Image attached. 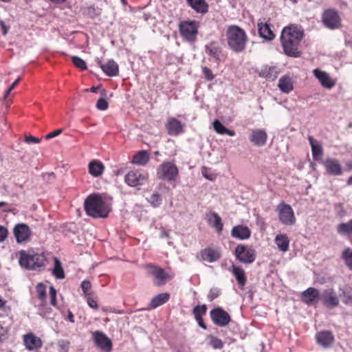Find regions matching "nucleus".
Returning a JSON list of instances; mask_svg holds the SVG:
<instances>
[{
	"label": "nucleus",
	"mask_w": 352,
	"mask_h": 352,
	"mask_svg": "<svg viewBox=\"0 0 352 352\" xmlns=\"http://www.w3.org/2000/svg\"><path fill=\"white\" fill-rule=\"evenodd\" d=\"M179 174V170L175 164L170 162L162 163L157 168V177L160 179L168 182L175 181Z\"/></svg>",
	"instance_id": "6"
},
{
	"label": "nucleus",
	"mask_w": 352,
	"mask_h": 352,
	"mask_svg": "<svg viewBox=\"0 0 352 352\" xmlns=\"http://www.w3.org/2000/svg\"><path fill=\"white\" fill-rule=\"evenodd\" d=\"M104 170V166L99 160H92L89 164V173L95 177L100 176Z\"/></svg>",
	"instance_id": "36"
},
{
	"label": "nucleus",
	"mask_w": 352,
	"mask_h": 352,
	"mask_svg": "<svg viewBox=\"0 0 352 352\" xmlns=\"http://www.w3.org/2000/svg\"><path fill=\"white\" fill-rule=\"evenodd\" d=\"M327 173L333 176H339L342 174V168L338 161L333 158H327L322 162Z\"/></svg>",
	"instance_id": "21"
},
{
	"label": "nucleus",
	"mask_w": 352,
	"mask_h": 352,
	"mask_svg": "<svg viewBox=\"0 0 352 352\" xmlns=\"http://www.w3.org/2000/svg\"><path fill=\"white\" fill-rule=\"evenodd\" d=\"M280 222L285 226H292L296 219L292 206L283 201L279 203L276 208Z\"/></svg>",
	"instance_id": "5"
},
{
	"label": "nucleus",
	"mask_w": 352,
	"mask_h": 352,
	"mask_svg": "<svg viewBox=\"0 0 352 352\" xmlns=\"http://www.w3.org/2000/svg\"><path fill=\"white\" fill-rule=\"evenodd\" d=\"M320 298L319 291L315 288L310 287L302 292L300 299L306 305H311L316 303L318 300Z\"/></svg>",
	"instance_id": "22"
},
{
	"label": "nucleus",
	"mask_w": 352,
	"mask_h": 352,
	"mask_svg": "<svg viewBox=\"0 0 352 352\" xmlns=\"http://www.w3.org/2000/svg\"><path fill=\"white\" fill-rule=\"evenodd\" d=\"M63 132V129H56L48 134H47L45 137V140H50L51 138H55L56 136H58V135H60L61 133Z\"/></svg>",
	"instance_id": "57"
},
{
	"label": "nucleus",
	"mask_w": 352,
	"mask_h": 352,
	"mask_svg": "<svg viewBox=\"0 0 352 352\" xmlns=\"http://www.w3.org/2000/svg\"><path fill=\"white\" fill-rule=\"evenodd\" d=\"M201 174L203 177L210 181H214L216 178L215 175L210 172V169L206 166L201 168Z\"/></svg>",
	"instance_id": "49"
},
{
	"label": "nucleus",
	"mask_w": 352,
	"mask_h": 352,
	"mask_svg": "<svg viewBox=\"0 0 352 352\" xmlns=\"http://www.w3.org/2000/svg\"><path fill=\"white\" fill-rule=\"evenodd\" d=\"M196 321L198 322L199 325L203 328L204 329H207V326L206 325V324L204 322V320H203V318L202 317H195Z\"/></svg>",
	"instance_id": "61"
},
{
	"label": "nucleus",
	"mask_w": 352,
	"mask_h": 352,
	"mask_svg": "<svg viewBox=\"0 0 352 352\" xmlns=\"http://www.w3.org/2000/svg\"><path fill=\"white\" fill-rule=\"evenodd\" d=\"M322 21L324 26L331 30L338 28L341 25V19L335 9H327L324 11Z\"/></svg>",
	"instance_id": "10"
},
{
	"label": "nucleus",
	"mask_w": 352,
	"mask_h": 352,
	"mask_svg": "<svg viewBox=\"0 0 352 352\" xmlns=\"http://www.w3.org/2000/svg\"><path fill=\"white\" fill-rule=\"evenodd\" d=\"M207 306L206 305H197L193 308L192 313L195 317H202L206 314Z\"/></svg>",
	"instance_id": "47"
},
{
	"label": "nucleus",
	"mask_w": 352,
	"mask_h": 352,
	"mask_svg": "<svg viewBox=\"0 0 352 352\" xmlns=\"http://www.w3.org/2000/svg\"><path fill=\"white\" fill-rule=\"evenodd\" d=\"M224 134H227L229 136H234L235 135V132L233 130H230L226 128Z\"/></svg>",
	"instance_id": "64"
},
{
	"label": "nucleus",
	"mask_w": 352,
	"mask_h": 352,
	"mask_svg": "<svg viewBox=\"0 0 352 352\" xmlns=\"http://www.w3.org/2000/svg\"><path fill=\"white\" fill-rule=\"evenodd\" d=\"M199 22L184 21L179 25L181 35L188 41L194 42L198 34Z\"/></svg>",
	"instance_id": "7"
},
{
	"label": "nucleus",
	"mask_w": 352,
	"mask_h": 352,
	"mask_svg": "<svg viewBox=\"0 0 352 352\" xmlns=\"http://www.w3.org/2000/svg\"><path fill=\"white\" fill-rule=\"evenodd\" d=\"M313 73L316 78L318 79L322 86L331 89L335 85V82L331 79L327 73L322 72L318 69H315Z\"/></svg>",
	"instance_id": "27"
},
{
	"label": "nucleus",
	"mask_w": 352,
	"mask_h": 352,
	"mask_svg": "<svg viewBox=\"0 0 352 352\" xmlns=\"http://www.w3.org/2000/svg\"><path fill=\"white\" fill-rule=\"evenodd\" d=\"M85 209L94 218L106 217L111 210L109 204L99 194H91L85 199Z\"/></svg>",
	"instance_id": "2"
},
{
	"label": "nucleus",
	"mask_w": 352,
	"mask_h": 352,
	"mask_svg": "<svg viewBox=\"0 0 352 352\" xmlns=\"http://www.w3.org/2000/svg\"><path fill=\"white\" fill-rule=\"evenodd\" d=\"M186 1L198 13L205 14L208 11V4L205 0H186Z\"/></svg>",
	"instance_id": "35"
},
{
	"label": "nucleus",
	"mask_w": 352,
	"mask_h": 352,
	"mask_svg": "<svg viewBox=\"0 0 352 352\" xmlns=\"http://www.w3.org/2000/svg\"><path fill=\"white\" fill-rule=\"evenodd\" d=\"M213 323L219 327H225L231 321L229 314L221 307H216L210 312Z\"/></svg>",
	"instance_id": "13"
},
{
	"label": "nucleus",
	"mask_w": 352,
	"mask_h": 352,
	"mask_svg": "<svg viewBox=\"0 0 352 352\" xmlns=\"http://www.w3.org/2000/svg\"><path fill=\"white\" fill-rule=\"evenodd\" d=\"M93 339L96 345L104 352H110L112 350L111 340L102 332L95 331L93 333Z\"/></svg>",
	"instance_id": "16"
},
{
	"label": "nucleus",
	"mask_w": 352,
	"mask_h": 352,
	"mask_svg": "<svg viewBox=\"0 0 352 352\" xmlns=\"http://www.w3.org/2000/svg\"><path fill=\"white\" fill-rule=\"evenodd\" d=\"M69 345V342L68 341L62 340L60 342V346L64 352H67Z\"/></svg>",
	"instance_id": "60"
},
{
	"label": "nucleus",
	"mask_w": 352,
	"mask_h": 352,
	"mask_svg": "<svg viewBox=\"0 0 352 352\" xmlns=\"http://www.w3.org/2000/svg\"><path fill=\"white\" fill-rule=\"evenodd\" d=\"M342 258L344 260L346 266L352 270V249L346 248L342 253Z\"/></svg>",
	"instance_id": "42"
},
{
	"label": "nucleus",
	"mask_w": 352,
	"mask_h": 352,
	"mask_svg": "<svg viewBox=\"0 0 352 352\" xmlns=\"http://www.w3.org/2000/svg\"><path fill=\"white\" fill-rule=\"evenodd\" d=\"M50 304L53 307L57 306V300H56V290L54 286L50 287Z\"/></svg>",
	"instance_id": "51"
},
{
	"label": "nucleus",
	"mask_w": 352,
	"mask_h": 352,
	"mask_svg": "<svg viewBox=\"0 0 352 352\" xmlns=\"http://www.w3.org/2000/svg\"><path fill=\"white\" fill-rule=\"evenodd\" d=\"M236 258L241 263L245 264L252 263L256 259V251L248 246L239 244L234 250Z\"/></svg>",
	"instance_id": "9"
},
{
	"label": "nucleus",
	"mask_w": 352,
	"mask_h": 352,
	"mask_svg": "<svg viewBox=\"0 0 352 352\" xmlns=\"http://www.w3.org/2000/svg\"><path fill=\"white\" fill-rule=\"evenodd\" d=\"M96 62L103 72L108 76L112 77L118 76L119 66L113 60H109L105 63H103L100 58H97Z\"/></svg>",
	"instance_id": "18"
},
{
	"label": "nucleus",
	"mask_w": 352,
	"mask_h": 352,
	"mask_svg": "<svg viewBox=\"0 0 352 352\" xmlns=\"http://www.w3.org/2000/svg\"><path fill=\"white\" fill-rule=\"evenodd\" d=\"M228 45L233 52L239 53L246 47L248 36L244 30L237 25H230L226 31Z\"/></svg>",
	"instance_id": "3"
},
{
	"label": "nucleus",
	"mask_w": 352,
	"mask_h": 352,
	"mask_svg": "<svg viewBox=\"0 0 352 352\" xmlns=\"http://www.w3.org/2000/svg\"><path fill=\"white\" fill-rule=\"evenodd\" d=\"M249 140L254 146H263L266 144L267 134L264 129H253Z\"/></svg>",
	"instance_id": "23"
},
{
	"label": "nucleus",
	"mask_w": 352,
	"mask_h": 352,
	"mask_svg": "<svg viewBox=\"0 0 352 352\" xmlns=\"http://www.w3.org/2000/svg\"><path fill=\"white\" fill-rule=\"evenodd\" d=\"M337 232L340 234L349 235L352 234V219L349 220L346 223H341L337 226ZM352 245V239L351 240Z\"/></svg>",
	"instance_id": "41"
},
{
	"label": "nucleus",
	"mask_w": 352,
	"mask_h": 352,
	"mask_svg": "<svg viewBox=\"0 0 352 352\" xmlns=\"http://www.w3.org/2000/svg\"><path fill=\"white\" fill-rule=\"evenodd\" d=\"M170 299V294L165 292V293H161L157 294V296H154L149 305L148 309H155L164 304H165L166 302H168Z\"/></svg>",
	"instance_id": "30"
},
{
	"label": "nucleus",
	"mask_w": 352,
	"mask_h": 352,
	"mask_svg": "<svg viewBox=\"0 0 352 352\" xmlns=\"http://www.w3.org/2000/svg\"><path fill=\"white\" fill-rule=\"evenodd\" d=\"M13 234L16 242L18 243H23L29 241L32 232L27 224L17 223L13 228Z\"/></svg>",
	"instance_id": "14"
},
{
	"label": "nucleus",
	"mask_w": 352,
	"mask_h": 352,
	"mask_svg": "<svg viewBox=\"0 0 352 352\" xmlns=\"http://www.w3.org/2000/svg\"><path fill=\"white\" fill-rule=\"evenodd\" d=\"M213 127L215 131L221 135L224 134L226 127L223 125V124L219 121L218 120H215L213 122Z\"/></svg>",
	"instance_id": "50"
},
{
	"label": "nucleus",
	"mask_w": 352,
	"mask_h": 352,
	"mask_svg": "<svg viewBox=\"0 0 352 352\" xmlns=\"http://www.w3.org/2000/svg\"><path fill=\"white\" fill-rule=\"evenodd\" d=\"M25 142L28 144H38L41 142V139L32 135H25Z\"/></svg>",
	"instance_id": "55"
},
{
	"label": "nucleus",
	"mask_w": 352,
	"mask_h": 352,
	"mask_svg": "<svg viewBox=\"0 0 352 352\" xmlns=\"http://www.w3.org/2000/svg\"><path fill=\"white\" fill-rule=\"evenodd\" d=\"M73 64L80 70H86L87 67L85 60L78 56H74L72 57Z\"/></svg>",
	"instance_id": "45"
},
{
	"label": "nucleus",
	"mask_w": 352,
	"mask_h": 352,
	"mask_svg": "<svg viewBox=\"0 0 352 352\" xmlns=\"http://www.w3.org/2000/svg\"><path fill=\"white\" fill-rule=\"evenodd\" d=\"M165 126L167 133L170 136H177L184 132V124L173 117L167 120Z\"/></svg>",
	"instance_id": "17"
},
{
	"label": "nucleus",
	"mask_w": 352,
	"mask_h": 352,
	"mask_svg": "<svg viewBox=\"0 0 352 352\" xmlns=\"http://www.w3.org/2000/svg\"><path fill=\"white\" fill-rule=\"evenodd\" d=\"M23 341L28 351L39 349L43 345L42 340L32 332L23 335Z\"/></svg>",
	"instance_id": "19"
},
{
	"label": "nucleus",
	"mask_w": 352,
	"mask_h": 352,
	"mask_svg": "<svg viewBox=\"0 0 352 352\" xmlns=\"http://www.w3.org/2000/svg\"><path fill=\"white\" fill-rule=\"evenodd\" d=\"M85 297L86 298V301H87L88 305L91 308L94 309H97L98 308V300H97L98 298H97V296H96L94 295V293H93V294H89Z\"/></svg>",
	"instance_id": "46"
},
{
	"label": "nucleus",
	"mask_w": 352,
	"mask_h": 352,
	"mask_svg": "<svg viewBox=\"0 0 352 352\" xmlns=\"http://www.w3.org/2000/svg\"><path fill=\"white\" fill-rule=\"evenodd\" d=\"M279 73L280 71L277 67L266 65L261 69L259 76L267 80H274L277 78Z\"/></svg>",
	"instance_id": "28"
},
{
	"label": "nucleus",
	"mask_w": 352,
	"mask_h": 352,
	"mask_svg": "<svg viewBox=\"0 0 352 352\" xmlns=\"http://www.w3.org/2000/svg\"><path fill=\"white\" fill-rule=\"evenodd\" d=\"M146 268L148 270V274L154 278V284L157 286H162L166 284L167 280L170 277L165 270L153 264H148Z\"/></svg>",
	"instance_id": "11"
},
{
	"label": "nucleus",
	"mask_w": 352,
	"mask_h": 352,
	"mask_svg": "<svg viewBox=\"0 0 352 352\" xmlns=\"http://www.w3.org/2000/svg\"><path fill=\"white\" fill-rule=\"evenodd\" d=\"M148 173L141 170H132L124 177V181L131 187L144 185L148 180Z\"/></svg>",
	"instance_id": "8"
},
{
	"label": "nucleus",
	"mask_w": 352,
	"mask_h": 352,
	"mask_svg": "<svg viewBox=\"0 0 352 352\" xmlns=\"http://www.w3.org/2000/svg\"><path fill=\"white\" fill-rule=\"evenodd\" d=\"M304 36L301 27L292 24L285 27L281 32L280 41L285 54L298 58L301 56L300 44Z\"/></svg>",
	"instance_id": "1"
},
{
	"label": "nucleus",
	"mask_w": 352,
	"mask_h": 352,
	"mask_svg": "<svg viewBox=\"0 0 352 352\" xmlns=\"http://www.w3.org/2000/svg\"><path fill=\"white\" fill-rule=\"evenodd\" d=\"M202 73L204 75L205 78L208 80H212L214 78V75L213 74L212 70L207 67H202L201 68Z\"/></svg>",
	"instance_id": "52"
},
{
	"label": "nucleus",
	"mask_w": 352,
	"mask_h": 352,
	"mask_svg": "<svg viewBox=\"0 0 352 352\" xmlns=\"http://www.w3.org/2000/svg\"><path fill=\"white\" fill-rule=\"evenodd\" d=\"M274 241L279 250L285 252L289 250V239L286 234H277Z\"/></svg>",
	"instance_id": "37"
},
{
	"label": "nucleus",
	"mask_w": 352,
	"mask_h": 352,
	"mask_svg": "<svg viewBox=\"0 0 352 352\" xmlns=\"http://www.w3.org/2000/svg\"><path fill=\"white\" fill-rule=\"evenodd\" d=\"M21 78L19 77L16 80H15L12 82L11 86L6 91L5 97H7L10 94V93L12 91V90L15 88V87L19 84V82L21 81Z\"/></svg>",
	"instance_id": "58"
},
{
	"label": "nucleus",
	"mask_w": 352,
	"mask_h": 352,
	"mask_svg": "<svg viewBox=\"0 0 352 352\" xmlns=\"http://www.w3.org/2000/svg\"><path fill=\"white\" fill-rule=\"evenodd\" d=\"M269 21L265 18L261 19L258 22V28L259 36L266 41H272L275 38V34L271 29Z\"/></svg>",
	"instance_id": "20"
},
{
	"label": "nucleus",
	"mask_w": 352,
	"mask_h": 352,
	"mask_svg": "<svg viewBox=\"0 0 352 352\" xmlns=\"http://www.w3.org/2000/svg\"><path fill=\"white\" fill-rule=\"evenodd\" d=\"M19 263L27 270H37L46 264V258L43 253L20 252Z\"/></svg>",
	"instance_id": "4"
},
{
	"label": "nucleus",
	"mask_w": 352,
	"mask_h": 352,
	"mask_svg": "<svg viewBox=\"0 0 352 352\" xmlns=\"http://www.w3.org/2000/svg\"><path fill=\"white\" fill-rule=\"evenodd\" d=\"M36 292L37 297L40 300L38 309L41 315L45 316L51 313L52 309L47 304V289L46 285L43 283H39L36 285Z\"/></svg>",
	"instance_id": "12"
},
{
	"label": "nucleus",
	"mask_w": 352,
	"mask_h": 352,
	"mask_svg": "<svg viewBox=\"0 0 352 352\" xmlns=\"http://www.w3.org/2000/svg\"><path fill=\"white\" fill-rule=\"evenodd\" d=\"M108 105L107 101L103 98H99L96 103V107L102 111L106 110L108 108Z\"/></svg>",
	"instance_id": "53"
},
{
	"label": "nucleus",
	"mask_w": 352,
	"mask_h": 352,
	"mask_svg": "<svg viewBox=\"0 0 352 352\" xmlns=\"http://www.w3.org/2000/svg\"><path fill=\"white\" fill-rule=\"evenodd\" d=\"M221 256V254L219 250L210 247L206 248L200 252V259L210 263L218 261Z\"/></svg>",
	"instance_id": "24"
},
{
	"label": "nucleus",
	"mask_w": 352,
	"mask_h": 352,
	"mask_svg": "<svg viewBox=\"0 0 352 352\" xmlns=\"http://www.w3.org/2000/svg\"><path fill=\"white\" fill-rule=\"evenodd\" d=\"M340 297L346 305H352V288L350 287H340Z\"/></svg>",
	"instance_id": "39"
},
{
	"label": "nucleus",
	"mask_w": 352,
	"mask_h": 352,
	"mask_svg": "<svg viewBox=\"0 0 352 352\" xmlns=\"http://www.w3.org/2000/svg\"><path fill=\"white\" fill-rule=\"evenodd\" d=\"M8 230L4 226H0V243L3 242L8 237Z\"/></svg>",
	"instance_id": "56"
},
{
	"label": "nucleus",
	"mask_w": 352,
	"mask_h": 352,
	"mask_svg": "<svg viewBox=\"0 0 352 352\" xmlns=\"http://www.w3.org/2000/svg\"><path fill=\"white\" fill-rule=\"evenodd\" d=\"M208 338L210 340L209 344L212 349H221L223 347L224 344L223 341L217 337L210 335L208 336Z\"/></svg>",
	"instance_id": "43"
},
{
	"label": "nucleus",
	"mask_w": 352,
	"mask_h": 352,
	"mask_svg": "<svg viewBox=\"0 0 352 352\" xmlns=\"http://www.w3.org/2000/svg\"><path fill=\"white\" fill-rule=\"evenodd\" d=\"M148 201L151 204V205L153 207L157 208L161 205L162 199L161 195L159 193L154 192L148 199Z\"/></svg>",
	"instance_id": "44"
},
{
	"label": "nucleus",
	"mask_w": 352,
	"mask_h": 352,
	"mask_svg": "<svg viewBox=\"0 0 352 352\" xmlns=\"http://www.w3.org/2000/svg\"><path fill=\"white\" fill-rule=\"evenodd\" d=\"M81 288L85 296L93 294L94 292H90L89 290L91 288V283L89 280H85L81 283Z\"/></svg>",
	"instance_id": "48"
},
{
	"label": "nucleus",
	"mask_w": 352,
	"mask_h": 352,
	"mask_svg": "<svg viewBox=\"0 0 352 352\" xmlns=\"http://www.w3.org/2000/svg\"><path fill=\"white\" fill-rule=\"evenodd\" d=\"M231 236L239 240H246L250 237L251 230L246 226L238 225L232 228Z\"/></svg>",
	"instance_id": "26"
},
{
	"label": "nucleus",
	"mask_w": 352,
	"mask_h": 352,
	"mask_svg": "<svg viewBox=\"0 0 352 352\" xmlns=\"http://www.w3.org/2000/svg\"><path fill=\"white\" fill-rule=\"evenodd\" d=\"M278 87L281 91L289 94L294 89V82L289 75L283 76L278 81Z\"/></svg>",
	"instance_id": "31"
},
{
	"label": "nucleus",
	"mask_w": 352,
	"mask_h": 352,
	"mask_svg": "<svg viewBox=\"0 0 352 352\" xmlns=\"http://www.w3.org/2000/svg\"><path fill=\"white\" fill-rule=\"evenodd\" d=\"M230 271L236 278L239 286L244 287L247 282V277L244 270L241 267L232 265Z\"/></svg>",
	"instance_id": "34"
},
{
	"label": "nucleus",
	"mask_w": 352,
	"mask_h": 352,
	"mask_svg": "<svg viewBox=\"0 0 352 352\" xmlns=\"http://www.w3.org/2000/svg\"><path fill=\"white\" fill-rule=\"evenodd\" d=\"M308 140L311 148L313 159L316 161L320 160L323 155V151L321 145L319 144L312 136H309Z\"/></svg>",
	"instance_id": "33"
},
{
	"label": "nucleus",
	"mask_w": 352,
	"mask_h": 352,
	"mask_svg": "<svg viewBox=\"0 0 352 352\" xmlns=\"http://www.w3.org/2000/svg\"><path fill=\"white\" fill-rule=\"evenodd\" d=\"M317 343L324 348L330 346L334 342V336L330 331H321L316 334Z\"/></svg>",
	"instance_id": "25"
},
{
	"label": "nucleus",
	"mask_w": 352,
	"mask_h": 352,
	"mask_svg": "<svg viewBox=\"0 0 352 352\" xmlns=\"http://www.w3.org/2000/svg\"><path fill=\"white\" fill-rule=\"evenodd\" d=\"M320 300L329 309L337 307L340 304L339 298L332 288L324 289L320 295Z\"/></svg>",
	"instance_id": "15"
},
{
	"label": "nucleus",
	"mask_w": 352,
	"mask_h": 352,
	"mask_svg": "<svg viewBox=\"0 0 352 352\" xmlns=\"http://www.w3.org/2000/svg\"><path fill=\"white\" fill-rule=\"evenodd\" d=\"M6 333L7 330L0 324V339H1V337L6 336Z\"/></svg>",
	"instance_id": "62"
},
{
	"label": "nucleus",
	"mask_w": 352,
	"mask_h": 352,
	"mask_svg": "<svg viewBox=\"0 0 352 352\" xmlns=\"http://www.w3.org/2000/svg\"><path fill=\"white\" fill-rule=\"evenodd\" d=\"M210 216L211 218L208 219L209 224L216 230L219 234H221L223 229L221 218L216 212H212Z\"/></svg>",
	"instance_id": "38"
},
{
	"label": "nucleus",
	"mask_w": 352,
	"mask_h": 352,
	"mask_svg": "<svg viewBox=\"0 0 352 352\" xmlns=\"http://www.w3.org/2000/svg\"><path fill=\"white\" fill-rule=\"evenodd\" d=\"M149 159V153L146 150H141L133 155L131 163L139 166H145L148 162Z\"/></svg>",
	"instance_id": "32"
},
{
	"label": "nucleus",
	"mask_w": 352,
	"mask_h": 352,
	"mask_svg": "<svg viewBox=\"0 0 352 352\" xmlns=\"http://www.w3.org/2000/svg\"><path fill=\"white\" fill-rule=\"evenodd\" d=\"M0 28H1L2 34L3 36H6L9 31L10 26L7 25L3 21L1 20L0 21Z\"/></svg>",
	"instance_id": "59"
},
{
	"label": "nucleus",
	"mask_w": 352,
	"mask_h": 352,
	"mask_svg": "<svg viewBox=\"0 0 352 352\" xmlns=\"http://www.w3.org/2000/svg\"><path fill=\"white\" fill-rule=\"evenodd\" d=\"M54 266L52 274L56 279H63L65 277V272L60 261L57 257H54Z\"/></svg>",
	"instance_id": "40"
},
{
	"label": "nucleus",
	"mask_w": 352,
	"mask_h": 352,
	"mask_svg": "<svg viewBox=\"0 0 352 352\" xmlns=\"http://www.w3.org/2000/svg\"><path fill=\"white\" fill-rule=\"evenodd\" d=\"M67 318L71 322H74V316L70 311H68Z\"/></svg>",
	"instance_id": "63"
},
{
	"label": "nucleus",
	"mask_w": 352,
	"mask_h": 352,
	"mask_svg": "<svg viewBox=\"0 0 352 352\" xmlns=\"http://www.w3.org/2000/svg\"><path fill=\"white\" fill-rule=\"evenodd\" d=\"M206 52L216 60H220L222 50L218 42L211 41L206 45Z\"/></svg>",
	"instance_id": "29"
},
{
	"label": "nucleus",
	"mask_w": 352,
	"mask_h": 352,
	"mask_svg": "<svg viewBox=\"0 0 352 352\" xmlns=\"http://www.w3.org/2000/svg\"><path fill=\"white\" fill-rule=\"evenodd\" d=\"M219 296V290L217 289H211L208 294V300L210 302L213 301Z\"/></svg>",
	"instance_id": "54"
}]
</instances>
